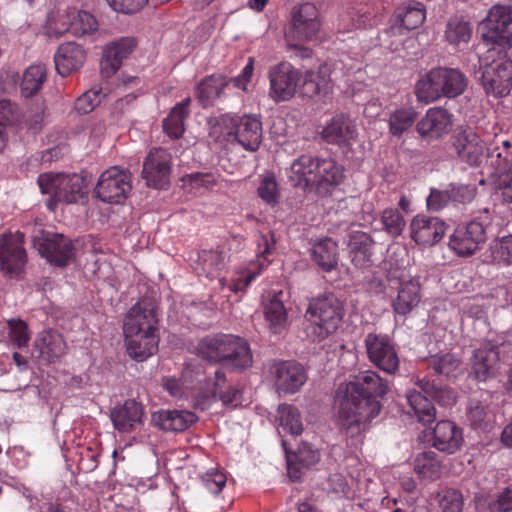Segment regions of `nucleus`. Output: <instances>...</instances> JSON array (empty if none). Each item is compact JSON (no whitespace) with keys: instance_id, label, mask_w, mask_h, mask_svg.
I'll return each mask as SVG.
<instances>
[{"instance_id":"nucleus-1","label":"nucleus","mask_w":512,"mask_h":512,"mask_svg":"<svg viewBox=\"0 0 512 512\" xmlns=\"http://www.w3.org/2000/svg\"><path fill=\"white\" fill-rule=\"evenodd\" d=\"M388 390V383L374 371L362 372L354 381L339 386L338 422L347 437L361 440L371 421L380 413L378 398L383 397Z\"/></svg>"},{"instance_id":"nucleus-2","label":"nucleus","mask_w":512,"mask_h":512,"mask_svg":"<svg viewBox=\"0 0 512 512\" xmlns=\"http://www.w3.org/2000/svg\"><path fill=\"white\" fill-rule=\"evenodd\" d=\"M343 178L342 166L333 159H322L310 155H302L294 160L288 174V179L293 186L314 190L321 196L331 193Z\"/></svg>"},{"instance_id":"nucleus-3","label":"nucleus","mask_w":512,"mask_h":512,"mask_svg":"<svg viewBox=\"0 0 512 512\" xmlns=\"http://www.w3.org/2000/svg\"><path fill=\"white\" fill-rule=\"evenodd\" d=\"M468 79L458 68L437 67L419 77L414 92L417 100L430 104L441 98L454 99L466 90Z\"/></svg>"},{"instance_id":"nucleus-4","label":"nucleus","mask_w":512,"mask_h":512,"mask_svg":"<svg viewBox=\"0 0 512 512\" xmlns=\"http://www.w3.org/2000/svg\"><path fill=\"white\" fill-rule=\"evenodd\" d=\"M157 315L151 305L143 306L141 303L133 305L127 313L123 332L125 337L142 335L144 350L139 351L138 342L130 340L128 355L136 361H144L158 350L159 337L157 334Z\"/></svg>"},{"instance_id":"nucleus-5","label":"nucleus","mask_w":512,"mask_h":512,"mask_svg":"<svg viewBox=\"0 0 512 512\" xmlns=\"http://www.w3.org/2000/svg\"><path fill=\"white\" fill-rule=\"evenodd\" d=\"M480 81L485 93L502 98L512 90V60L507 50L489 47L479 58Z\"/></svg>"},{"instance_id":"nucleus-6","label":"nucleus","mask_w":512,"mask_h":512,"mask_svg":"<svg viewBox=\"0 0 512 512\" xmlns=\"http://www.w3.org/2000/svg\"><path fill=\"white\" fill-rule=\"evenodd\" d=\"M197 353L211 362L227 361L236 368H247L252 364L248 343L233 335L205 337L199 342Z\"/></svg>"},{"instance_id":"nucleus-7","label":"nucleus","mask_w":512,"mask_h":512,"mask_svg":"<svg viewBox=\"0 0 512 512\" xmlns=\"http://www.w3.org/2000/svg\"><path fill=\"white\" fill-rule=\"evenodd\" d=\"M344 315L342 303L332 294L314 299L305 313V332L312 341H321L333 334Z\"/></svg>"},{"instance_id":"nucleus-8","label":"nucleus","mask_w":512,"mask_h":512,"mask_svg":"<svg viewBox=\"0 0 512 512\" xmlns=\"http://www.w3.org/2000/svg\"><path fill=\"white\" fill-rule=\"evenodd\" d=\"M38 184L43 194H48L47 206L54 210L58 203H77L85 192V178L79 174L47 172L39 175Z\"/></svg>"},{"instance_id":"nucleus-9","label":"nucleus","mask_w":512,"mask_h":512,"mask_svg":"<svg viewBox=\"0 0 512 512\" xmlns=\"http://www.w3.org/2000/svg\"><path fill=\"white\" fill-rule=\"evenodd\" d=\"M163 386L168 393L175 398L191 397L195 406L201 410H206L216 401L214 385L207 381L203 372L197 370L195 379L192 371L187 368L184 370L180 380L167 377L163 379Z\"/></svg>"},{"instance_id":"nucleus-10","label":"nucleus","mask_w":512,"mask_h":512,"mask_svg":"<svg viewBox=\"0 0 512 512\" xmlns=\"http://www.w3.org/2000/svg\"><path fill=\"white\" fill-rule=\"evenodd\" d=\"M390 282L397 284V294L391 301L393 312L399 316H407L416 309L422 299L421 285L418 277L411 276L404 261L395 267L390 264L387 268Z\"/></svg>"},{"instance_id":"nucleus-11","label":"nucleus","mask_w":512,"mask_h":512,"mask_svg":"<svg viewBox=\"0 0 512 512\" xmlns=\"http://www.w3.org/2000/svg\"><path fill=\"white\" fill-rule=\"evenodd\" d=\"M227 141L237 142L247 151H256L262 141V123L254 115H224L220 119Z\"/></svg>"},{"instance_id":"nucleus-12","label":"nucleus","mask_w":512,"mask_h":512,"mask_svg":"<svg viewBox=\"0 0 512 512\" xmlns=\"http://www.w3.org/2000/svg\"><path fill=\"white\" fill-rule=\"evenodd\" d=\"M511 23L512 9L510 6L495 5L489 10L479 26L487 48L497 47L502 50L512 48V32L509 29Z\"/></svg>"},{"instance_id":"nucleus-13","label":"nucleus","mask_w":512,"mask_h":512,"mask_svg":"<svg viewBox=\"0 0 512 512\" xmlns=\"http://www.w3.org/2000/svg\"><path fill=\"white\" fill-rule=\"evenodd\" d=\"M132 189V177L128 170L113 166L101 173L95 195L109 204L123 203Z\"/></svg>"},{"instance_id":"nucleus-14","label":"nucleus","mask_w":512,"mask_h":512,"mask_svg":"<svg viewBox=\"0 0 512 512\" xmlns=\"http://www.w3.org/2000/svg\"><path fill=\"white\" fill-rule=\"evenodd\" d=\"M320 17L317 7L310 2H304L292 9L291 26L286 35L289 48L297 49L292 40L307 42L313 40L320 29Z\"/></svg>"},{"instance_id":"nucleus-15","label":"nucleus","mask_w":512,"mask_h":512,"mask_svg":"<svg viewBox=\"0 0 512 512\" xmlns=\"http://www.w3.org/2000/svg\"><path fill=\"white\" fill-rule=\"evenodd\" d=\"M269 97L275 102L289 101L302 84V74L289 62H281L269 69Z\"/></svg>"},{"instance_id":"nucleus-16","label":"nucleus","mask_w":512,"mask_h":512,"mask_svg":"<svg viewBox=\"0 0 512 512\" xmlns=\"http://www.w3.org/2000/svg\"><path fill=\"white\" fill-rule=\"evenodd\" d=\"M32 242L41 257L55 266H65L75 256L73 242L59 233L39 231Z\"/></svg>"},{"instance_id":"nucleus-17","label":"nucleus","mask_w":512,"mask_h":512,"mask_svg":"<svg viewBox=\"0 0 512 512\" xmlns=\"http://www.w3.org/2000/svg\"><path fill=\"white\" fill-rule=\"evenodd\" d=\"M275 246V240L272 236L261 235L258 240L257 260L251 262L245 269L240 272V275L233 278L230 282L226 279H220V285L225 288L227 285L229 291L238 293L243 291L250 283L270 264L267 256L272 252Z\"/></svg>"},{"instance_id":"nucleus-18","label":"nucleus","mask_w":512,"mask_h":512,"mask_svg":"<svg viewBox=\"0 0 512 512\" xmlns=\"http://www.w3.org/2000/svg\"><path fill=\"white\" fill-rule=\"evenodd\" d=\"M23 243L24 234L19 231L0 236V268L11 277H18L27 263Z\"/></svg>"},{"instance_id":"nucleus-19","label":"nucleus","mask_w":512,"mask_h":512,"mask_svg":"<svg viewBox=\"0 0 512 512\" xmlns=\"http://www.w3.org/2000/svg\"><path fill=\"white\" fill-rule=\"evenodd\" d=\"M371 363L382 371L393 374L399 368V358L387 335L369 333L364 340Z\"/></svg>"},{"instance_id":"nucleus-20","label":"nucleus","mask_w":512,"mask_h":512,"mask_svg":"<svg viewBox=\"0 0 512 512\" xmlns=\"http://www.w3.org/2000/svg\"><path fill=\"white\" fill-rule=\"evenodd\" d=\"M486 240L485 227L481 222L471 221L458 226L449 238V247L459 256L467 257L475 253Z\"/></svg>"},{"instance_id":"nucleus-21","label":"nucleus","mask_w":512,"mask_h":512,"mask_svg":"<svg viewBox=\"0 0 512 512\" xmlns=\"http://www.w3.org/2000/svg\"><path fill=\"white\" fill-rule=\"evenodd\" d=\"M274 386L278 393L293 394L306 382L304 368L293 361H280L271 365Z\"/></svg>"},{"instance_id":"nucleus-22","label":"nucleus","mask_w":512,"mask_h":512,"mask_svg":"<svg viewBox=\"0 0 512 512\" xmlns=\"http://www.w3.org/2000/svg\"><path fill=\"white\" fill-rule=\"evenodd\" d=\"M507 346L497 347L490 342L477 348L471 360V371L478 381H486L495 376L500 370V353L505 352Z\"/></svg>"},{"instance_id":"nucleus-23","label":"nucleus","mask_w":512,"mask_h":512,"mask_svg":"<svg viewBox=\"0 0 512 512\" xmlns=\"http://www.w3.org/2000/svg\"><path fill=\"white\" fill-rule=\"evenodd\" d=\"M170 154L161 148L151 150L143 164L142 176L148 186L163 188L170 175Z\"/></svg>"},{"instance_id":"nucleus-24","label":"nucleus","mask_w":512,"mask_h":512,"mask_svg":"<svg viewBox=\"0 0 512 512\" xmlns=\"http://www.w3.org/2000/svg\"><path fill=\"white\" fill-rule=\"evenodd\" d=\"M409 230L415 243L431 246L442 239L446 231V225L437 217L418 214L411 220Z\"/></svg>"},{"instance_id":"nucleus-25","label":"nucleus","mask_w":512,"mask_h":512,"mask_svg":"<svg viewBox=\"0 0 512 512\" xmlns=\"http://www.w3.org/2000/svg\"><path fill=\"white\" fill-rule=\"evenodd\" d=\"M452 146L461 161L479 165L485 156V144L481 137L471 130H464L452 136Z\"/></svg>"},{"instance_id":"nucleus-26","label":"nucleus","mask_w":512,"mask_h":512,"mask_svg":"<svg viewBox=\"0 0 512 512\" xmlns=\"http://www.w3.org/2000/svg\"><path fill=\"white\" fill-rule=\"evenodd\" d=\"M135 47L136 40L132 37H123L108 44L100 63L102 75L105 77L114 75Z\"/></svg>"},{"instance_id":"nucleus-27","label":"nucleus","mask_w":512,"mask_h":512,"mask_svg":"<svg viewBox=\"0 0 512 512\" xmlns=\"http://www.w3.org/2000/svg\"><path fill=\"white\" fill-rule=\"evenodd\" d=\"M416 128L421 136L438 139L451 130V115L442 107L429 108Z\"/></svg>"},{"instance_id":"nucleus-28","label":"nucleus","mask_w":512,"mask_h":512,"mask_svg":"<svg viewBox=\"0 0 512 512\" xmlns=\"http://www.w3.org/2000/svg\"><path fill=\"white\" fill-rule=\"evenodd\" d=\"M321 135L328 143L350 145L358 134L356 124L349 116L337 114L326 123Z\"/></svg>"},{"instance_id":"nucleus-29","label":"nucleus","mask_w":512,"mask_h":512,"mask_svg":"<svg viewBox=\"0 0 512 512\" xmlns=\"http://www.w3.org/2000/svg\"><path fill=\"white\" fill-rule=\"evenodd\" d=\"M198 420L192 411L162 409L151 416L152 424L160 430L181 432L189 428Z\"/></svg>"},{"instance_id":"nucleus-30","label":"nucleus","mask_w":512,"mask_h":512,"mask_svg":"<svg viewBox=\"0 0 512 512\" xmlns=\"http://www.w3.org/2000/svg\"><path fill=\"white\" fill-rule=\"evenodd\" d=\"M85 60L86 53L84 49L75 42L61 44L54 55L56 70L63 77L79 70Z\"/></svg>"},{"instance_id":"nucleus-31","label":"nucleus","mask_w":512,"mask_h":512,"mask_svg":"<svg viewBox=\"0 0 512 512\" xmlns=\"http://www.w3.org/2000/svg\"><path fill=\"white\" fill-rule=\"evenodd\" d=\"M110 417L114 428L121 433H126L143 424L144 409L140 403L129 399L124 404L114 407Z\"/></svg>"},{"instance_id":"nucleus-32","label":"nucleus","mask_w":512,"mask_h":512,"mask_svg":"<svg viewBox=\"0 0 512 512\" xmlns=\"http://www.w3.org/2000/svg\"><path fill=\"white\" fill-rule=\"evenodd\" d=\"M426 19L425 7L421 2H409L400 6L395 12V23L391 26V33L403 34L421 26Z\"/></svg>"},{"instance_id":"nucleus-33","label":"nucleus","mask_w":512,"mask_h":512,"mask_svg":"<svg viewBox=\"0 0 512 512\" xmlns=\"http://www.w3.org/2000/svg\"><path fill=\"white\" fill-rule=\"evenodd\" d=\"M34 352L42 361L51 363L65 354L66 343L58 332L43 331L35 339Z\"/></svg>"},{"instance_id":"nucleus-34","label":"nucleus","mask_w":512,"mask_h":512,"mask_svg":"<svg viewBox=\"0 0 512 512\" xmlns=\"http://www.w3.org/2000/svg\"><path fill=\"white\" fill-rule=\"evenodd\" d=\"M463 432L451 421H439L433 432V445L442 452L452 454L460 449L463 443Z\"/></svg>"},{"instance_id":"nucleus-35","label":"nucleus","mask_w":512,"mask_h":512,"mask_svg":"<svg viewBox=\"0 0 512 512\" xmlns=\"http://www.w3.org/2000/svg\"><path fill=\"white\" fill-rule=\"evenodd\" d=\"M286 453L287 469L291 479L298 480L302 468H309L319 460V452L308 443H302L296 452H289L286 441H282Z\"/></svg>"},{"instance_id":"nucleus-36","label":"nucleus","mask_w":512,"mask_h":512,"mask_svg":"<svg viewBox=\"0 0 512 512\" xmlns=\"http://www.w3.org/2000/svg\"><path fill=\"white\" fill-rule=\"evenodd\" d=\"M228 80L220 74L204 78L196 87V98L203 107L211 106L224 95Z\"/></svg>"},{"instance_id":"nucleus-37","label":"nucleus","mask_w":512,"mask_h":512,"mask_svg":"<svg viewBox=\"0 0 512 512\" xmlns=\"http://www.w3.org/2000/svg\"><path fill=\"white\" fill-rule=\"evenodd\" d=\"M332 81V70L329 64L324 63L317 71L309 70L302 76L303 94L309 97L325 92Z\"/></svg>"},{"instance_id":"nucleus-38","label":"nucleus","mask_w":512,"mask_h":512,"mask_svg":"<svg viewBox=\"0 0 512 512\" xmlns=\"http://www.w3.org/2000/svg\"><path fill=\"white\" fill-rule=\"evenodd\" d=\"M373 244L372 238L365 232L356 231L350 235L349 254L355 266L364 267L370 262Z\"/></svg>"},{"instance_id":"nucleus-39","label":"nucleus","mask_w":512,"mask_h":512,"mask_svg":"<svg viewBox=\"0 0 512 512\" xmlns=\"http://www.w3.org/2000/svg\"><path fill=\"white\" fill-rule=\"evenodd\" d=\"M314 262L325 272L332 271L338 262V246L331 238L317 241L311 251Z\"/></svg>"},{"instance_id":"nucleus-40","label":"nucleus","mask_w":512,"mask_h":512,"mask_svg":"<svg viewBox=\"0 0 512 512\" xmlns=\"http://www.w3.org/2000/svg\"><path fill=\"white\" fill-rule=\"evenodd\" d=\"M74 18V8L67 7L51 12L46 20V35L50 38L59 39L67 32L72 33V19Z\"/></svg>"},{"instance_id":"nucleus-41","label":"nucleus","mask_w":512,"mask_h":512,"mask_svg":"<svg viewBox=\"0 0 512 512\" xmlns=\"http://www.w3.org/2000/svg\"><path fill=\"white\" fill-rule=\"evenodd\" d=\"M227 255L217 250H203L199 253L196 270L208 278L217 277L225 268Z\"/></svg>"},{"instance_id":"nucleus-42","label":"nucleus","mask_w":512,"mask_h":512,"mask_svg":"<svg viewBox=\"0 0 512 512\" xmlns=\"http://www.w3.org/2000/svg\"><path fill=\"white\" fill-rule=\"evenodd\" d=\"M414 471L422 479L437 480L442 474V463L437 453L426 451L414 459Z\"/></svg>"},{"instance_id":"nucleus-43","label":"nucleus","mask_w":512,"mask_h":512,"mask_svg":"<svg viewBox=\"0 0 512 512\" xmlns=\"http://www.w3.org/2000/svg\"><path fill=\"white\" fill-rule=\"evenodd\" d=\"M264 316L269 329L280 333L287 327V312L279 295H274L264 306Z\"/></svg>"},{"instance_id":"nucleus-44","label":"nucleus","mask_w":512,"mask_h":512,"mask_svg":"<svg viewBox=\"0 0 512 512\" xmlns=\"http://www.w3.org/2000/svg\"><path fill=\"white\" fill-rule=\"evenodd\" d=\"M47 78V68L44 64L30 65L24 72L21 82V93L25 97H31L38 93Z\"/></svg>"},{"instance_id":"nucleus-45","label":"nucleus","mask_w":512,"mask_h":512,"mask_svg":"<svg viewBox=\"0 0 512 512\" xmlns=\"http://www.w3.org/2000/svg\"><path fill=\"white\" fill-rule=\"evenodd\" d=\"M191 99L188 97L177 104L163 122L164 131L173 138H179L184 132V121L189 114Z\"/></svg>"},{"instance_id":"nucleus-46","label":"nucleus","mask_w":512,"mask_h":512,"mask_svg":"<svg viewBox=\"0 0 512 512\" xmlns=\"http://www.w3.org/2000/svg\"><path fill=\"white\" fill-rule=\"evenodd\" d=\"M279 419V433L282 431L298 436L303 431V424L298 409L289 404H282L277 410Z\"/></svg>"},{"instance_id":"nucleus-47","label":"nucleus","mask_w":512,"mask_h":512,"mask_svg":"<svg viewBox=\"0 0 512 512\" xmlns=\"http://www.w3.org/2000/svg\"><path fill=\"white\" fill-rule=\"evenodd\" d=\"M407 401L419 422L424 425L434 422L436 411L427 397L417 391H409Z\"/></svg>"},{"instance_id":"nucleus-48","label":"nucleus","mask_w":512,"mask_h":512,"mask_svg":"<svg viewBox=\"0 0 512 512\" xmlns=\"http://www.w3.org/2000/svg\"><path fill=\"white\" fill-rule=\"evenodd\" d=\"M471 26L468 22L457 17L451 18L445 30L446 40L454 46L467 43L471 38Z\"/></svg>"},{"instance_id":"nucleus-49","label":"nucleus","mask_w":512,"mask_h":512,"mask_svg":"<svg viewBox=\"0 0 512 512\" xmlns=\"http://www.w3.org/2000/svg\"><path fill=\"white\" fill-rule=\"evenodd\" d=\"M417 113L412 107L395 110L389 118V129L394 136L402 135L416 120Z\"/></svg>"},{"instance_id":"nucleus-50","label":"nucleus","mask_w":512,"mask_h":512,"mask_svg":"<svg viewBox=\"0 0 512 512\" xmlns=\"http://www.w3.org/2000/svg\"><path fill=\"white\" fill-rule=\"evenodd\" d=\"M429 363L436 373L447 378L456 377L461 371V362L453 354L434 355Z\"/></svg>"},{"instance_id":"nucleus-51","label":"nucleus","mask_w":512,"mask_h":512,"mask_svg":"<svg viewBox=\"0 0 512 512\" xmlns=\"http://www.w3.org/2000/svg\"><path fill=\"white\" fill-rule=\"evenodd\" d=\"M257 194L269 205H276L279 202L280 190L274 174L267 172L262 175Z\"/></svg>"},{"instance_id":"nucleus-52","label":"nucleus","mask_w":512,"mask_h":512,"mask_svg":"<svg viewBox=\"0 0 512 512\" xmlns=\"http://www.w3.org/2000/svg\"><path fill=\"white\" fill-rule=\"evenodd\" d=\"M467 417L471 425L477 428L484 427L494 421V415L488 405L477 400L470 401Z\"/></svg>"},{"instance_id":"nucleus-53","label":"nucleus","mask_w":512,"mask_h":512,"mask_svg":"<svg viewBox=\"0 0 512 512\" xmlns=\"http://www.w3.org/2000/svg\"><path fill=\"white\" fill-rule=\"evenodd\" d=\"M182 181L196 192L205 193L217 185L218 176L213 173H192L184 176Z\"/></svg>"},{"instance_id":"nucleus-54","label":"nucleus","mask_w":512,"mask_h":512,"mask_svg":"<svg viewBox=\"0 0 512 512\" xmlns=\"http://www.w3.org/2000/svg\"><path fill=\"white\" fill-rule=\"evenodd\" d=\"M8 336L10 341L18 348L28 345L30 340V331L28 325L21 319L7 320Z\"/></svg>"},{"instance_id":"nucleus-55","label":"nucleus","mask_w":512,"mask_h":512,"mask_svg":"<svg viewBox=\"0 0 512 512\" xmlns=\"http://www.w3.org/2000/svg\"><path fill=\"white\" fill-rule=\"evenodd\" d=\"M492 259L503 265L512 264V236H504L495 240L491 247Z\"/></svg>"},{"instance_id":"nucleus-56","label":"nucleus","mask_w":512,"mask_h":512,"mask_svg":"<svg viewBox=\"0 0 512 512\" xmlns=\"http://www.w3.org/2000/svg\"><path fill=\"white\" fill-rule=\"evenodd\" d=\"M103 98V91L100 87H94L85 93L75 101L74 108L80 114H88L92 112L96 106H98Z\"/></svg>"},{"instance_id":"nucleus-57","label":"nucleus","mask_w":512,"mask_h":512,"mask_svg":"<svg viewBox=\"0 0 512 512\" xmlns=\"http://www.w3.org/2000/svg\"><path fill=\"white\" fill-rule=\"evenodd\" d=\"M381 222L385 231L392 237L399 236L405 227V220L397 209H385L381 216Z\"/></svg>"},{"instance_id":"nucleus-58","label":"nucleus","mask_w":512,"mask_h":512,"mask_svg":"<svg viewBox=\"0 0 512 512\" xmlns=\"http://www.w3.org/2000/svg\"><path fill=\"white\" fill-rule=\"evenodd\" d=\"M439 508L442 512H461L463 508V496L456 489H445L438 494Z\"/></svg>"},{"instance_id":"nucleus-59","label":"nucleus","mask_w":512,"mask_h":512,"mask_svg":"<svg viewBox=\"0 0 512 512\" xmlns=\"http://www.w3.org/2000/svg\"><path fill=\"white\" fill-rule=\"evenodd\" d=\"M97 29V21L94 16L85 11H76L75 18L72 19V34L85 35L94 32Z\"/></svg>"},{"instance_id":"nucleus-60","label":"nucleus","mask_w":512,"mask_h":512,"mask_svg":"<svg viewBox=\"0 0 512 512\" xmlns=\"http://www.w3.org/2000/svg\"><path fill=\"white\" fill-rule=\"evenodd\" d=\"M83 132L92 146H99L106 135V124L103 120L92 118L85 124Z\"/></svg>"},{"instance_id":"nucleus-61","label":"nucleus","mask_w":512,"mask_h":512,"mask_svg":"<svg viewBox=\"0 0 512 512\" xmlns=\"http://www.w3.org/2000/svg\"><path fill=\"white\" fill-rule=\"evenodd\" d=\"M417 385L427 394L434 396L444 406H450L456 401V394L452 389L434 390V387L427 380H418Z\"/></svg>"},{"instance_id":"nucleus-62","label":"nucleus","mask_w":512,"mask_h":512,"mask_svg":"<svg viewBox=\"0 0 512 512\" xmlns=\"http://www.w3.org/2000/svg\"><path fill=\"white\" fill-rule=\"evenodd\" d=\"M254 62V58L249 57L246 65L243 67L240 74L231 79H227L228 86L232 84L233 87L243 92H248V84L250 83L254 72Z\"/></svg>"},{"instance_id":"nucleus-63","label":"nucleus","mask_w":512,"mask_h":512,"mask_svg":"<svg viewBox=\"0 0 512 512\" xmlns=\"http://www.w3.org/2000/svg\"><path fill=\"white\" fill-rule=\"evenodd\" d=\"M227 478L225 474L217 469L207 471L202 476L204 486L213 494H218L226 485Z\"/></svg>"},{"instance_id":"nucleus-64","label":"nucleus","mask_w":512,"mask_h":512,"mask_svg":"<svg viewBox=\"0 0 512 512\" xmlns=\"http://www.w3.org/2000/svg\"><path fill=\"white\" fill-rule=\"evenodd\" d=\"M489 512H510L512 511V484L503 490L497 500L489 503Z\"/></svg>"}]
</instances>
